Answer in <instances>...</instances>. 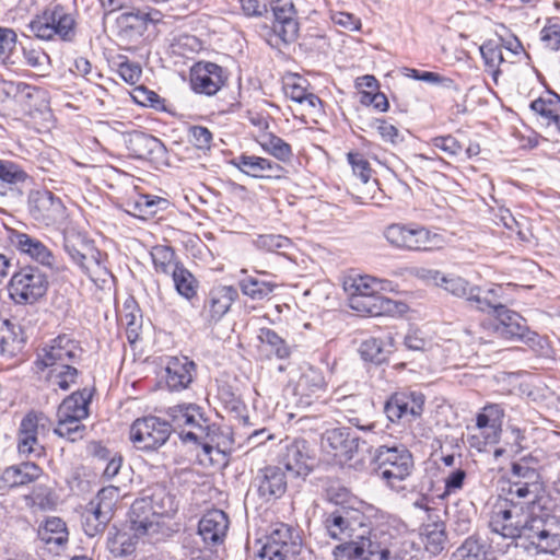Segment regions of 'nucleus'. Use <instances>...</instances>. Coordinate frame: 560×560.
<instances>
[{
    "mask_svg": "<svg viewBox=\"0 0 560 560\" xmlns=\"http://www.w3.org/2000/svg\"><path fill=\"white\" fill-rule=\"evenodd\" d=\"M279 530L273 532L262 546L259 558L260 560H284L288 551V544L281 540Z\"/></svg>",
    "mask_w": 560,
    "mask_h": 560,
    "instance_id": "obj_48",
    "label": "nucleus"
},
{
    "mask_svg": "<svg viewBox=\"0 0 560 560\" xmlns=\"http://www.w3.org/2000/svg\"><path fill=\"white\" fill-rule=\"evenodd\" d=\"M259 143L265 152L269 153L280 162H289L293 156L291 145L273 133H269L264 137L262 141Z\"/></svg>",
    "mask_w": 560,
    "mask_h": 560,
    "instance_id": "obj_46",
    "label": "nucleus"
},
{
    "mask_svg": "<svg viewBox=\"0 0 560 560\" xmlns=\"http://www.w3.org/2000/svg\"><path fill=\"white\" fill-rule=\"evenodd\" d=\"M325 387L326 382L322 372L314 368H308L300 376L295 386V392L300 396L310 397L313 394L324 390Z\"/></svg>",
    "mask_w": 560,
    "mask_h": 560,
    "instance_id": "obj_42",
    "label": "nucleus"
},
{
    "mask_svg": "<svg viewBox=\"0 0 560 560\" xmlns=\"http://www.w3.org/2000/svg\"><path fill=\"white\" fill-rule=\"evenodd\" d=\"M272 30L285 44L296 39L299 34L298 11L293 0H272Z\"/></svg>",
    "mask_w": 560,
    "mask_h": 560,
    "instance_id": "obj_17",
    "label": "nucleus"
},
{
    "mask_svg": "<svg viewBox=\"0 0 560 560\" xmlns=\"http://www.w3.org/2000/svg\"><path fill=\"white\" fill-rule=\"evenodd\" d=\"M425 397L420 392H397L384 406V412L390 422L412 421L421 417Z\"/></svg>",
    "mask_w": 560,
    "mask_h": 560,
    "instance_id": "obj_11",
    "label": "nucleus"
},
{
    "mask_svg": "<svg viewBox=\"0 0 560 560\" xmlns=\"http://www.w3.org/2000/svg\"><path fill=\"white\" fill-rule=\"evenodd\" d=\"M231 164L243 174L260 179H280L284 177L285 170L269 159L242 153L235 156Z\"/></svg>",
    "mask_w": 560,
    "mask_h": 560,
    "instance_id": "obj_19",
    "label": "nucleus"
},
{
    "mask_svg": "<svg viewBox=\"0 0 560 560\" xmlns=\"http://www.w3.org/2000/svg\"><path fill=\"white\" fill-rule=\"evenodd\" d=\"M502 291L503 288L501 285H495L481 294L482 291L478 287V293L475 294L472 307L481 312H493L497 315L500 307H506L501 300Z\"/></svg>",
    "mask_w": 560,
    "mask_h": 560,
    "instance_id": "obj_43",
    "label": "nucleus"
},
{
    "mask_svg": "<svg viewBox=\"0 0 560 560\" xmlns=\"http://www.w3.org/2000/svg\"><path fill=\"white\" fill-rule=\"evenodd\" d=\"M172 424L155 416L139 418L130 427V440L138 451L156 453L168 441Z\"/></svg>",
    "mask_w": 560,
    "mask_h": 560,
    "instance_id": "obj_8",
    "label": "nucleus"
},
{
    "mask_svg": "<svg viewBox=\"0 0 560 560\" xmlns=\"http://www.w3.org/2000/svg\"><path fill=\"white\" fill-rule=\"evenodd\" d=\"M28 211L34 220L48 226L63 220L66 207L51 191L33 190L28 195Z\"/></svg>",
    "mask_w": 560,
    "mask_h": 560,
    "instance_id": "obj_13",
    "label": "nucleus"
},
{
    "mask_svg": "<svg viewBox=\"0 0 560 560\" xmlns=\"http://www.w3.org/2000/svg\"><path fill=\"white\" fill-rule=\"evenodd\" d=\"M256 248L266 252H278L291 247V240L280 234H261L254 240Z\"/></svg>",
    "mask_w": 560,
    "mask_h": 560,
    "instance_id": "obj_54",
    "label": "nucleus"
},
{
    "mask_svg": "<svg viewBox=\"0 0 560 560\" xmlns=\"http://www.w3.org/2000/svg\"><path fill=\"white\" fill-rule=\"evenodd\" d=\"M291 479L281 466H266L257 470L250 487L266 502L281 498Z\"/></svg>",
    "mask_w": 560,
    "mask_h": 560,
    "instance_id": "obj_14",
    "label": "nucleus"
},
{
    "mask_svg": "<svg viewBox=\"0 0 560 560\" xmlns=\"http://www.w3.org/2000/svg\"><path fill=\"white\" fill-rule=\"evenodd\" d=\"M541 40L551 50H560V22L549 23L541 32Z\"/></svg>",
    "mask_w": 560,
    "mask_h": 560,
    "instance_id": "obj_64",
    "label": "nucleus"
},
{
    "mask_svg": "<svg viewBox=\"0 0 560 560\" xmlns=\"http://www.w3.org/2000/svg\"><path fill=\"white\" fill-rule=\"evenodd\" d=\"M335 560H365L364 541L361 534L355 539L342 542L332 550Z\"/></svg>",
    "mask_w": 560,
    "mask_h": 560,
    "instance_id": "obj_47",
    "label": "nucleus"
},
{
    "mask_svg": "<svg viewBox=\"0 0 560 560\" xmlns=\"http://www.w3.org/2000/svg\"><path fill=\"white\" fill-rule=\"evenodd\" d=\"M541 489V483L521 482V481H509V488L506 489V498L503 500H510L512 503H517L515 500H523L524 506H532L538 504L536 498Z\"/></svg>",
    "mask_w": 560,
    "mask_h": 560,
    "instance_id": "obj_38",
    "label": "nucleus"
},
{
    "mask_svg": "<svg viewBox=\"0 0 560 560\" xmlns=\"http://www.w3.org/2000/svg\"><path fill=\"white\" fill-rule=\"evenodd\" d=\"M493 324L494 331L498 336L509 340H521L526 343L534 342L537 334L530 331L526 319L518 313L508 308L500 307Z\"/></svg>",
    "mask_w": 560,
    "mask_h": 560,
    "instance_id": "obj_16",
    "label": "nucleus"
},
{
    "mask_svg": "<svg viewBox=\"0 0 560 560\" xmlns=\"http://www.w3.org/2000/svg\"><path fill=\"white\" fill-rule=\"evenodd\" d=\"M431 143L434 148L442 150L450 156L458 155L463 149L459 141L451 135L434 137Z\"/></svg>",
    "mask_w": 560,
    "mask_h": 560,
    "instance_id": "obj_62",
    "label": "nucleus"
},
{
    "mask_svg": "<svg viewBox=\"0 0 560 560\" xmlns=\"http://www.w3.org/2000/svg\"><path fill=\"white\" fill-rule=\"evenodd\" d=\"M118 62V74L128 84L133 85L141 79L142 69L139 63L130 61L127 57L120 56Z\"/></svg>",
    "mask_w": 560,
    "mask_h": 560,
    "instance_id": "obj_58",
    "label": "nucleus"
},
{
    "mask_svg": "<svg viewBox=\"0 0 560 560\" xmlns=\"http://www.w3.org/2000/svg\"><path fill=\"white\" fill-rule=\"evenodd\" d=\"M360 355L364 361L381 364L386 359V352L383 342L377 338L364 340L359 349Z\"/></svg>",
    "mask_w": 560,
    "mask_h": 560,
    "instance_id": "obj_53",
    "label": "nucleus"
},
{
    "mask_svg": "<svg viewBox=\"0 0 560 560\" xmlns=\"http://www.w3.org/2000/svg\"><path fill=\"white\" fill-rule=\"evenodd\" d=\"M504 410L500 405H487L480 413L477 415L476 425L481 431L485 444H494L499 442Z\"/></svg>",
    "mask_w": 560,
    "mask_h": 560,
    "instance_id": "obj_31",
    "label": "nucleus"
},
{
    "mask_svg": "<svg viewBox=\"0 0 560 560\" xmlns=\"http://www.w3.org/2000/svg\"><path fill=\"white\" fill-rule=\"evenodd\" d=\"M510 480L526 481L529 482V485L541 483L540 474L536 467L530 466V462L527 458H522L512 464Z\"/></svg>",
    "mask_w": 560,
    "mask_h": 560,
    "instance_id": "obj_49",
    "label": "nucleus"
},
{
    "mask_svg": "<svg viewBox=\"0 0 560 560\" xmlns=\"http://www.w3.org/2000/svg\"><path fill=\"white\" fill-rule=\"evenodd\" d=\"M225 81L223 68L214 62L199 61L190 69V86L197 94L212 96L221 90Z\"/></svg>",
    "mask_w": 560,
    "mask_h": 560,
    "instance_id": "obj_15",
    "label": "nucleus"
},
{
    "mask_svg": "<svg viewBox=\"0 0 560 560\" xmlns=\"http://www.w3.org/2000/svg\"><path fill=\"white\" fill-rule=\"evenodd\" d=\"M166 386L172 392L188 388L196 375V364L188 357H171L165 366Z\"/></svg>",
    "mask_w": 560,
    "mask_h": 560,
    "instance_id": "obj_24",
    "label": "nucleus"
},
{
    "mask_svg": "<svg viewBox=\"0 0 560 560\" xmlns=\"http://www.w3.org/2000/svg\"><path fill=\"white\" fill-rule=\"evenodd\" d=\"M349 292L351 308L371 316H378L392 310V300L384 298L380 291L384 289L383 281L370 276H360L346 283Z\"/></svg>",
    "mask_w": 560,
    "mask_h": 560,
    "instance_id": "obj_6",
    "label": "nucleus"
},
{
    "mask_svg": "<svg viewBox=\"0 0 560 560\" xmlns=\"http://www.w3.org/2000/svg\"><path fill=\"white\" fill-rule=\"evenodd\" d=\"M84 351L79 341L67 335H59L43 347L35 360L38 370H48L46 380L61 390H68L80 375L75 368Z\"/></svg>",
    "mask_w": 560,
    "mask_h": 560,
    "instance_id": "obj_2",
    "label": "nucleus"
},
{
    "mask_svg": "<svg viewBox=\"0 0 560 560\" xmlns=\"http://www.w3.org/2000/svg\"><path fill=\"white\" fill-rule=\"evenodd\" d=\"M132 97L138 104L142 106L151 107L154 109L164 108V100L161 98L158 93L149 90L143 85L135 89Z\"/></svg>",
    "mask_w": 560,
    "mask_h": 560,
    "instance_id": "obj_60",
    "label": "nucleus"
},
{
    "mask_svg": "<svg viewBox=\"0 0 560 560\" xmlns=\"http://www.w3.org/2000/svg\"><path fill=\"white\" fill-rule=\"evenodd\" d=\"M37 537L50 552L58 553L67 546L69 532L60 517L50 516L39 524Z\"/></svg>",
    "mask_w": 560,
    "mask_h": 560,
    "instance_id": "obj_28",
    "label": "nucleus"
},
{
    "mask_svg": "<svg viewBox=\"0 0 560 560\" xmlns=\"http://www.w3.org/2000/svg\"><path fill=\"white\" fill-rule=\"evenodd\" d=\"M529 108L541 125L555 126L560 132V95L547 91L544 95L530 102Z\"/></svg>",
    "mask_w": 560,
    "mask_h": 560,
    "instance_id": "obj_32",
    "label": "nucleus"
},
{
    "mask_svg": "<svg viewBox=\"0 0 560 560\" xmlns=\"http://www.w3.org/2000/svg\"><path fill=\"white\" fill-rule=\"evenodd\" d=\"M48 418L42 412H28L21 420L18 431V451L20 455L40 457L44 446L38 433L47 428Z\"/></svg>",
    "mask_w": 560,
    "mask_h": 560,
    "instance_id": "obj_12",
    "label": "nucleus"
},
{
    "mask_svg": "<svg viewBox=\"0 0 560 560\" xmlns=\"http://www.w3.org/2000/svg\"><path fill=\"white\" fill-rule=\"evenodd\" d=\"M127 149L136 159L163 160L166 156V147L156 137L142 132L132 131L127 139Z\"/></svg>",
    "mask_w": 560,
    "mask_h": 560,
    "instance_id": "obj_27",
    "label": "nucleus"
},
{
    "mask_svg": "<svg viewBox=\"0 0 560 560\" xmlns=\"http://www.w3.org/2000/svg\"><path fill=\"white\" fill-rule=\"evenodd\" d=\"M371 465L375 475L392 489L406 480L413 469V457L405 445H381L375 448Z\"/></svg>",
    "mask_w": 560,
    "mask_h": 560,
    "instance_id": "obj_5",
    "label": "nucleus"
},
{
    "mask_svg": "<svg viewBox=\"0 0 560 560\" xmlns=\"http://www.w3.org/2000/svg\"><path fill=\"white\" fill-rule=\"evenodd\" d=\"M347 160L351 165L353 174L363 183H368L371 178L372 168L364 155L360 152H349L347 154Z\"/></svg>",
    "mask_w": 560,
    "mask_h": 560,
    "instance_id": "obj_59",
    "label": "nucleus"
},
{
    "mask_svg": "<svg viewBox=\"0 0 560 560\" xmlns=\"http://www.w3.org/2000/svg\"><path fill=\"white\" fill-rule=\"evenodd\" d=\"M85 425L81 423V421L74 420H63L58 419V423L54 429V432L60 436L65 438L71 442H75L81 440L84 435Z\"/></svg>",
    "mask_w": 560,
    "mask_h": 560,
    "instance_id": "obj_56",
    "label": "nucleus"
},
{
    "mask_svg": "<svg viewBox=\"0 0 560 560\" xmlns=\"http://www.w3.org/2000/svg\"><path fill=\"white\" fill-rule=\"evenodd\" d=\"M28 180V174L19 164L0 160V197L20 199Z\"/></svg>",
    "mask_w": 560,
    "mask_h": 560,
    "instance_id": "obj_21",
    "label": "nucleus"
},
{
    "mask_svg": "<svg viewBox=\"0 0 560 560\" xmlns=\"http://www.w3.org/2000/svg\"><path fill=\"white\" fill-rule=\"evenodd\" d=\"M151 258L156 272L171 275L182 262L176 260L175 252L172 247L156 245L151 250Z\"/></svg>",
    "mask_w": 560,
    "mask_h": 560,
    "instance_id": "obj_44",
    "label": "nucleus"
},
{
    "mask_svg": "<svg viewBox=\"0 0 560 560\" xmlns=\"http://www.w3.org/2000/svg\"><path fill=\"white\" fill-rule=\"evenodd\" d=\"M485 66L494 80L500 74L499 67L504 61L502 45L493 39L486 40L479 48Z\"/></svg>",
    "mask_w": 560,
    "mask_h": 560,
    "instance_id": "obj_45",
    "label": "nucleus"
},
{
    "mask_svg": "<svg viewBox=\"0 0 560 560\" xmlns=\"http://www.w3.org/2000/svg\"><path fill=\"white\" fill-rule=\"evenodd\" d=\"M171 276L175 290L180 296L191 301L197 295L199 282L183 264L175 268Z\"/></svg>",
    "mask_w": 560,
    "mask_h": 560,
    "instance_id": "obj_39",
    "label": "nucleus"
},
{
    "mask_svg": "<svg viewBox=\"0 0 560 560\" xmlns=\"http://www.w3.org/2000/svg\"><path fill=\"white\" fill-rule=\"evenodd\" d=\"M189 142L199 150H209L212 142V132L203 126H192L188 129Z\"/></svg>",
    "mask_w": 560,
    "mask_h": 560,
    "instance_id": "obj_61",
    "label": "nucleus"
},
{
    "mask_svg": "<svg viewBox=\"0 0 560 560\" xmlns=\"http://www.w3.org/2000/svg\"><path fill=\"white\" fill-rule=\"evenodd\" d=\"M114 512L108 506L96 503L91 500L85 508L83 514V529L89 537H94L102 533L108 522L112 520Z\"/></svg>",
    "mask_w": 560,
    "mask_h": 560,
    "instance_id": "obj_33",
    "label": "nucleus"
},
{
    "mask_svg": "<svg viewBox=\"0 0 560 560\" xmlns=\"http://www.w3.org/2000/svg\"><path fill=\"white\" fill-rule=\"evenodd\" d=\"M143 497L151 503L155 514L161 518L171 516L177 510L175 498L167 491L166 487L155 485L147 490Z\"/></svg>",
    "mask_w": 560,
    "mask_h": 560,
    "instance_id": "obj_35",
    "label": "nucleus"
},
{
    "mask_svg": "<svg viewBox=\"0 0 560 560\" xmlns=\"http://www.w3.org/2000/svg\"><path fill=\"white\" fill-rule=\"evenodd\" d=\"M43 474V469L33 462H22L3 469L0 476V490L16 488L36 481Z\"/></svg>",
    "mask_w": 560,
    "mask_h": 560,
    "instance_id": "obj_30",
    "label": "nucleus"
},
{
    "mask_svg": "<svg viewBox=\"0 0 560 560\" xmlns=\"http://www.w3.org/2000/svg\"><path fill=\"white\" fill-rule=\"evenodd\" d=\"M28 28L42 40L72 43L77 37V21L73 13L59 3H51L35 15Z\"/></svg>",
    "mask_w": 560,
    "mask_h": 560,
    "instance_id": "obj_4",
    "label": "nucleus"
},
{
    "mask_svg": "<svg viewBox=\"0 0 560 560\" xmlns=\"http://www.w3.org/2000/svg\"><path fill=\"white\" fill-rule=\"evenodd\" d=\"M466 479L467 472L465 469L458 467L451 470L444 477V491L439 495L440 499H446L452 494L458 493L464 488Z\"/></svg>",
    "mask_w": 560,
    "mask_h": 560,
    "instance_id": "obj_57",
    "label": "nucleus"
},
{
    "mask_svg": "<svg viewBox=\"0 0 560 560\" xmlns=\"http://www.w3.org/2000/svg\"><path fill=\"white\" fill-rule=\"evenodd\" d=\"M360 438L350 428L326 430L322 436V448L336 464H348L359 451Z\"/></svg>",
    "mask_w": 560,
    "mask_h": 560,
    "instance_id": "obj_9",
    "label": "nucleus"
},
{
    "mask_svg": "<svg viewBox=\"0 0 560 560\" xmlns=\"http://www.w3.org/2000/svg\"><path fill=\"white\" fill-rule=\"evenodd\" d=\"M364 534L365 530L361 534L362 541H364L365 560H373L374 557H377L378 560H389V535L380 528L368 530V536Z\"/></svg>",
    "mask_w": 560,
    "mask_h": 560,
    "instance_id": "obj_34",
    "label": "nucleus"
},
{
    "mask_svg": "<svg viewBox=\"0 0 560 560\" xmlns=\"http://www.w3.org/2000/svg\"><path fill=\"white\" fill-rule=\"evenodd\" d=\"M489 528L493 535L511 541L506 547L524 538L538 553H555L560 549V517L540 504L524 506L499 500L492 508Z\"/></svg>",
    "mask_w": 560,
    "mask_h": 560,
    "instance_id": "obj_1",
    "label": "nucleus"
},
{
    "mask_svg": "<svg viewBox=\"0 0 560 560\" xmlns=\"http://www.w3.org/2000/svg\"><path fill=\"white\" fill-rule=\"evenodd\" d=\"M373 126H375L377 132L384 141L390 142L392 144L402 142L404 138L399 130L394 125L388 124L386 120L375 119Z\"/></svg>",
    "mask_w": 560,
    "mask_h": 560,
    "instance_id": "obj_63",
    "label": "nucleus"
},
{
    "mask_svg": "<svg viewBox=\"0 0 560 560\" xmlns=\"http://www.w3.org/2000/svg\"><path fill=\"white\" fill-rule=\"evenodd\" d=\"M93 390L84 387L67 396L58 407L57 418L63 420L82 421L89 417V406Z\"/></svg>",
    "mask_w": 560,
    "mask_h": 560,
    "instance_id": "obj_29",
    "label": "nucleus"
},
{
    "mask_svg": "<svg viewBox=\"0 0 560 560\" xmlns=\"http://www.w3.org/2000/svg\"><path fill=\"white\" fill-rule=\"evenodd\" d=\"M238 298V292L233 285H219L210 290L202 314L209 322H219L231 308Z\"/></svg>",
    "mask_w": 560,
    "mask_h": 560,
    "instance_id": "obj_23",
    "label": "nucleus"
},
{
    "mask_svg": "<svg viewBox=\"0 0 560 560\" xmlns=\"http://www.w3.org/2000/svg\"><path fill=\"white\" fill-rule=\"evenodd\" d=\"M425 549L432 553L438 555L444 549L446 535L442 524L429 525L425 528Z\"/></svg>",
    "mask_w": 560,
    "mask_h": 560,
    "instance_id": "obj_55",
    "label": "nucleus"
},
{
    "mask_svg": "<svg viewBox=\"0 0 560 560\" xmlns=\"http://www.w3.org/2000/svg\"><path fill=\"white\" fill-rule=\"evenodd\" d=\"M150 504L144 497H141L135 500L130 508V528L137 537L159 532L160 517Z\"/></svg>",
    "mask_w": 560,
    "mask_h": 560,
    "instance_id": "obj_26",
    "label": "nucleus"
},
{
    "mask_svg": "<svg viewBox=\"0 0 560 560\" xmlns=\"http://www.w3.org/2000/svg\"><path fill=\"white\" fill-rule=\"evenodd\" d=\"M384 236L392 246L407 250H430L438 237L424 228H409L402 224H390L384 231Z\"/></svg>",
    "mask_w": 560,
    "mask_h": 560,
    "instance_id": "obj_10",
    "label": "nucleus"
},
{
    "mask_svg": "<svg viewBox=\"0 0 560 560\" xmlns=\"http://www.w3.org/2000/svg\"><path fill=\"white\" fill-rule=\"evenodd\" d=\"M451 560H489V546L479 535L474 534L453 552Z\"/></svg>",
    "mask_w": 560,
    "mask_h": 560,
    "instance_id": "obj_36",
    "label": "nucleus"
},
{
    "mask_svg": "<svg viewBox=\"0 0 560 560\" xmlns=\"http://www.w3.org/2000/svg\"><path fill=\"white\" fill-rule=\"evenodd\" d=\"M307 86V81L301 75L295 74L284 82L283 91L285 96L293 102L304 104L305 97L310 93Z\"/></svg>",
    "mask_w": 560,
    "mask_h": 560,
    "instance_id": "obj_52",
    "label": "nucleus"
},
{
    "mask_svg": "<svg viewBox=\"0 0 560 560\" xmlns=\"http://www.w3.org/2000/svg\"><path fill=\"white\" fill-rule=\"evenodd\" d=\"M362 517L355 510L341 508L326 514L324 525L331 538L342 540L352 538L357 526H363Z\"/></svg>",
    "mask_w": 560,
    "mask_h": 560,
    "instance_id": "obj_20",
    "label": "nucleus"
},
{
    "mask_svg": "<svg viewBox=\"0 0 560 560\" xmlns=\"http://www.w3.org/2000/svg\"><path fill=\"white\" fill-rule=\"evenodd\" d=\"M84 273L97 285L105 284L113 275L108 268L107 254L102 253V259L92 261V266H84Z\"/></svg>",
    "mask_w": 560,
    "mask_h": 560,
    "instance_id": "obj_51",
    "label": "nucleus"
},
{
    "mask_svg": "<svg viewBox=\"0 0 560 560\" xmlns=\"http://www.w3.org/2000/svg\"><path fill=\"white\" fill-rule=\"evenodd\" d=\"M258 338L262 343L271 348V351L278 359H287L290 357L291 351L289 346L275 330L267 327L260 328Z\"/></svg>",
    "mask_w": 560,
    "mask_h": 560,
    "instance_id": "obj_50",
    "label": "nucleus"
},
{
    "mask_svg": "<svg viewBox=\"0 0 560 560\" xmlns=\"http://www.w3.org/2000/svg\"><path fill=\"white\" fill-rule=\"evenodd\" d=\"M229 528L228 515L218 509L203 514L198 523V534L206 547L222 544Z\"/></svg>",
    "mask_w": 560,
    "mask_h": 560,
    "instance_id": "obj_22",
    "label": "nucleus"
},
{
    "mask_svg": "<svg viewBox=\"0 0 560 560\" xmlns=\"http://www.w3.org/2000/svg\"><path fill=\"white\" fill-rule=\"evenodd\" d=\"M8 238L20 254L30 257L44 267L55 268L56 258L52 252L38 238L16 230H9Z\"/></svg>",
    "mask_w": 560,
    "mask_h": 560,
    "instance_id": "obj_18",
    "label": "nucleus"
},
{
    "mask_svg": "<svg viewBox=\"0 0 560 560\" xmlns=\"http://www.w3.org/2000/svg\"><path fill=\"white\" fill-rule=\"evenodd\" d=\"M93 245L80 233H67L63 237V249L75 265L84 259L85 254H91Z\"/></svg>",
    "mask_w": 560,
    "mask_h": 560,
    "instance_id": "obj_40",
    "label": "nucleus"
},
{
    "mask_svg": "<svg viewBox=\"0 0 560 560\" xmlns=\"http://www.w3.org/2000/svg\"><path fill=\"white\" fill-rule=\"evenodd\" d=\"M238 287L242 293L250 300L262 301L270 298L277 284L254 276H246L238 281Z\"/></svg>",
    "mask_w": 560,
    "mask_h": 560,
    "instance_id": "obj_37",
    "label": "nucleus"
},
{
    "mask_svg": "<svg viewBox=\"0 0 560 560\" xmlns=\"http://www.w3.org/2000/svg\"><path fill=\"white\" fill-rule=\"evenodd\" d=\"M49 288L48 276L38 267L26 265L14 271L9 283V298L16 305H33L44 298Z\"/></svg>",
    "mask_w": 560,
    "mask_h": 560,
    "instance_id": "obj_7",
    "label": "nucleus"
},
{
    "mask_svg": "<svg viewBox=\"0 0 560 560\" xmlns=\"http://www.w3.org/2000/svg\"><path fill=\"white\" fill-rule=\"evenodd\" d=\"M167 415L172 419V428H189L178 433L183 443L201 445L207 454L211 453L218 429L205 417L201 407L196 404L176 405L168 408Z\"/></svg>",
    "mask_w": 560,
    "mask_h": 560,
    "instance_id": "obj_3",
    "label": "nucleus"
},
{
    "mask_svg": "<svg viewBox=\"0 0 560 560\" xmlns=\"http://www.w3.org/2000/svg\"><path fill=\"white\" fill-rule=\"evenodd\" d=\"M310 460L306 441L295 440L287 446L281 467L291 479L305 478L312 469Z\"/></svg>",
    "mask_w": 560,
    "mask_h": 560,
    "instance_id": "obj_25",
    "label": "nucleus"
},
{
    "mask_svg": "<svg viewBox=\"0 0 560 560\" xmlns=\"http://www.w3.org/2000/svg\"><path fill=\"white\" fill-rule=\"evenodd\" d=\"M441 287L454 296L466 300L472 306L475 294L478 293V285L470 284L467 280L456 276H443Z\"/></svg>",
    "mask_w": 560,
    "mask_h": 560,
    "instance_id": "obj_41",
    "label": "nucleus"
}]
</instances>
